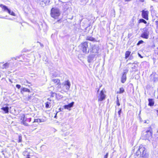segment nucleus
Listing matches in <instances>:
<instances>
[{"label":"nucleus","mask_w":158,"mask_h":158,"mask_svg":"<svg viewBox=\"0 0 158 158\" xmlns=\"http://www.w3.org/2000/svg\"><path fill=\"white\" fill-rule=\"evenodd\" d=\"M86 40L92 41H96L94 38L89 36L86 37Z\"/></svg>","instance_id":"obj_22"},{"label":"nucleus","mask_w":158,"mask_h":158,"mask_svg":"<svg viewBox=\"0 0 158 158\" xmlns=\"http://www.w3.org/2000/svg\"><path fill=\"white\" fill-rule=\"evenodd\" d=\"M144 150L143 151H142L141 154L140 155V157H142L143 158H147L148 156V154L146 152V151L145 150V148L143 147Z\"/></svg>","instance_id":"obj_10"},{"label":"nucleus","mask_w":158,"mask_h":158,"mask_svg":"<svg viewBox=\"0 0 158 158\" xmlns=\"http://www.w3.org/2000/svg\"><path fill=\"white\" fill-rule=\"evenodd\" d=\"M80 2L82 3V5H85L88 2V0H80Z\"/></svg>","instance_id":"obj_29"},{"label":"nucleus","mask_w":158,"mask_h":158,"mask_svg":"<svg viewBox=\"0 0 158 158\" xmlns=\"http://www.w3.org/2000/svg\"><path fill=\"white\" fill-rule=\"evenodd\" d=\"M139 56H140V57H141V58H142V57H143L141 56V55L140 54H139Z\"/></svg>","instance_id":"obj_46"},{"label":"nucleus","mask_w":158,"mask_h":158,"mask_svg":"<svg viewBox=\"0 0 158 158\" xmlns=\"http://www.w3.org/2000/svg\"><path fill=\"white\" fill-rule=\"evenodd\" d=\"M59 111H62V110H61V109H59Z\"/></svg>","instance_id":"obj_49"},{"label":"nucleus","mask_w":158,"mask_h":158,"mask_svg":"<svg viewBox=\"0 0 158 158\" xmlns=\"http://www.w3.org/2000/svg\"><path fill=\"white\" fill-rule=\"evenodd\" d=\"M109 153L108 152L107 153L106 155L104 156V158H107L108 156Z\"/></svg>","instance_id":"obj_38"},{"label":"nucleus","mask_w":158,"mask_h":158,"mask_svg":"<svg viewBox=\"0 0 158 158\" xmlns=\"http://www.w3.org/2000/svg\"><path fill=\"white\" fill-rule=\"evenodd\" d=\"M16 87L18 89H20L21 88V86L17 84V85H16Z\"/></svg>","instance_id":"obj_37"},{"label":"nucleus","mask_w":158,"mask_h":158,"mask_svg":"<svg viewBox=\"0 0 158 158\" xmlns=\"http://www.w3.org/2000/svg\"><path fill=\"white\" fill-rule=\"evenodd\" d=\"M52 94H51V97H53L54 96H55V95L54 94H53L54 93H53L52 92Z\"/></svg>","instance_id":"obj_42"},{"label":"nucleus","mask_w":158,"mask_h":158,"mask_svg":"<svg viewBox=\"0 0 158 158\" xmlns=\"http://www.w3.org/2000/svg\"><path fill=\"white\" fill-rule=\"evenodd\" d=\"M99 48L97 45H94L92 46L91 50L90 52L94 53H98Z\"/></svg>","instance_id":"obj_8"},{"label":"nucleus","mask_w":158,"mask_h":158,"mask_svg":"<svg viewBox=\"0 0 158 158\" xmlns=\"http://www.w3.org/2000/svg\"><path fill=\"white\" fill-rule=\"evenodd\" d=\"M41 46H43V45H41Z\"/></svg>","instance_id":"obj_50"},{"label":"nucleus","mask_w":158,"mask_h":158,"mask_svg":"<svg viewBox=\"0 0 158 158\" xmlns=\"http://www.w3.org/2000/svg\"><path fill=\"white\" fill-rule=\"evenodd\" d=\"M21 116L23 117L24 118H29L30 120H31V115L29 114H23Z\"/></svg>","instance_id":"obj_23"},{"label":"nucleus","mask_w":158,"mask_h":158,"mask_svg":"<svg viewBox=\"0 0 158 158\" xmlns=\"http://www.w3.org/2000/svg\"><path fill=\"white\" fill-rule=\"evenodd\" d=\"M96 55L91 54L88 57V61L89 63L92 62V61L95 59Z\"/></svg>","instance_id":"obj_12"},{"label":"nucleus","mask_w":158,"mask_h":158,"mask_svg":"<svg viewBox=\"0 0 158 158\" xmlns=\"http://www.w3.org/2000/svg\"><path fill=\"white\" fill-rule=\"evenodd\" d=\"M143 148H142V147L140 148V147L139 149L137 150L136 153V156H138L139 155L140 156L141 154L142 151H143ZM139 156L140 157V156Z\"/></svg>","instance_id":"obj_14"},{"label":"nucleus","mask_w":158,"mask_h":158,"mask_svg":"<svg viewBox=\"0 0 158 158\" xmlns=\"http://www.w3.org/2000/svg\"><path fill=\"white\" fill-rule=\"evenodd\" d=\"M117 105L118 106L120 105V103L118 102V97H117Z\"/></svg>","instance_id":"obj_39"},{"label":"nucleus","mask_w":158,"mask_h":158,"mask_svg":"<svg viewBox=\"0 0 158 158\" xmlns=\"http://www.w3.org/2000/svg\"><path fill=\"white\" fill-rule=\"evenodd\" d=\"M1 109H9V108L8 107H2V108H1Z\"/></svg>","instance_id":"obj_43"},{"label":"nucleus","mask_w":158,"mask_h":158,"mask_svg":"<svg viewBox=\"0 0 158 158\" xmlns=\"http://www.w3.org/2000/svg\"><path fill=\"white\" fill-rule=\"evenodd\" d=\"M131 52L129 51H127L126 52L125 55V58L126 59L130 55Z\"/></svg>","instance_id":"obj_28"},{"label":"nucleus","mask_w":158,"mask_h":158,"mask_svg":"<svg viewBox=\"0 0 158 158\" xmlns=\"http://www.w3.org/2000/svg\"><path fill=\"white\" fill-rule=\"evenodd\" d=\"M74 104V102H72L68 105L64 106V109H68L72 107Z\"/></svg>","instance_id":"obj_18"},{"label":"nucleus","mask_w":158,"mask_h":158,"mask_svg":"<svg viewBox=\"0 0 158 158\" xmlns=\"http://www.w3.org/2000/svg\"><path fill=\"white\" fill-rule=\"evenodd\" d=\"M63 84L64 89L65 88L66 90H68L69 89L70 85V82L69 80L65 81V82Z\"/></svg>","instance_id":"obj_9"},{"label":"nucleus","mask_w":158,"mask_h":158,"mask_svg":"<svg viewBox=\"0 0 158 158\" xmlns=\"http://www.w3.org/2000/svg\"><path fill=\"white\" fill-rule=\"evenodd\" d=\"M81 47L80 48L83 53H88L89 52V50H87L88 49V43L87 42H85L82 43L80 45Z\"/></svg>","instance_id":"obj_2"},{"label":"nucleus","mask_w":158,"mask_h":158,"mask_svg":"<svg viewBox=\"0 0 158 158\" xmlns=\"http://www.w3.org/2000/svg\"><path fill=\"white\" fill-rule=\"evenodd\" d=\"M24 92H27L29 93L30 92V89L25 88H22L21 89V92L22 94H23Z\"/></svg>","instance_id":"obj_17"},{"label":"nucleus","mask_w":158,"mask_h":158,"mask_svg":"<svg viewBox=\"0 0 158 158\" xmlns=\"http://www.w3.org/2000/svg\"><path fill=\"white\" fill-rule=\"evenodd\" d=\"M124 92V89L123 87H122L120 88L119 91L117 92V93H119L120 94L123 93Z\"/></svg>","instance_id":"obj_25"},{"label":"nucleus","mask_w":158,"mask_h":158,"mask_svg":"<svg viewBox=\"0 0 158 158\" xmlns=\"http://www.w3.org/2000/svg\"><path fill=\"white\" fill-rule=\"evenodd\" d=\"M149 32L148 29L145 27L143 29L142 33L140 36L143 38L148 39L149 38Z\"/></svg>","instance_id":"obj_3"},{"label":"nucleus","mask_w":158,"mask_h":158,"mask_svg":"<svg viewBox=\"0 0 158 158\" xmlns=\"http://www.w3.org/2000/svg\"><path fill=\"white\" fill-rule=\"evenodd\" d=\"M21 120H22V123L25 126H28V123L30 122L31 120L29 118H25L22 116H21Z\"/></svg>","instance_id":"obj_6"},{"label":"nucleus","mask_w":158,"mask_h":158,"mask_svg":"<svg viewBox=\"0 0 158 158\" xmlns=\"http://www.w3.org/2000/svg\"><path fill=\"white\" fill-rule=\"evenodd\" d=\"M0 6L2 8L6 11H7L10 15H11L13 16H15V13L11 11V10L9 9L7 7L3 5H1Z\"/></svg>","instance_id":"obj_7"},{"label":"nucleus","mask_w":158,"mask_h":158,"mask_svg":"<svg viewBox=\"0 0 158 158\" xmlns=\"http://www.w3.org/2000/svg\"><path fill=\"white\" fill-rule=\"evenodd\" d=\"M26 82L27 83H29L28 82V81H26Z\"/></svg>","instance_id":"obj_48"},{"label":"nucleus","mask_w":158,"mask_h":158,"mask_svg":"<svg viewBox=\"0 0 158 158\" xmlns=\"http://www.w3.org/2000/svg\"><path fill=\"white\" fill-rule=\"evenodd\" d=\"M44 4L45 5H49L50 1V0H45Z\"/></svg>","instance_id":"obj_31"},{"label":"nucleus","mask_w":158,"mask_h":158,"mask_svg":"<svg viewBox=\"0 0 158 158\" xmlns=\"http://www.w3.org/2000/svg\"><path fill=\"white\" fill-rule=\"evenodd\" d=\"M52 81L56 85H59L60 84V80L58 79H53L52 80Z\"/></svg>","instance_id":"obj_15"},{"label":"nucleus","mask_w":158,"mask_h":158,"mask_svg":"<svg viewBox=\"0 0 158 158\" xmlns=\"http://www.w3.org/2000/svg\"><path fill=\"white\" fill-rule=\"evenodd\" d=\"M127 77H126V73L123 72L121 77V81L123 83H124L126 80Z\"/></svg>","instance_id":"obj_13"},{"label":"nucleus","mask_w":158,"mask_h":158,"mask_svg":"<svg viewBox=\"0 0 158 158\" xmlns=\"http://www.w3.org/2000/svg\"><path fill=\"white\" fill-rule=\"evenodd\" d=\"M40 121L41 122H46L47 119L46 118H40Z\"/></svg>","instance_id":"obj_35"},{"label":"nucleus","mask_w":158,"mask_h":158,"mask_svg":"<svg viewBox=\"0 0 158 158\" xmlns=\"http://www.w3.org/2000/svg\"><path fill=\"white\" fill-rule=\"evenodd\" d=\"M145 123H146V121H145Z\"/></svg>","instance_id":"obj_53"},{"label":"nucleus","mask_w":158,"mask_h":158,"mask_svg":"<svg viewBox=\"0 0 158 158\" xmlns=\"http://www.w3.org/2000/svg\"><path fill=\"white\" fill-rule=\"evenodd\" d=\"M10 113H12L15 115L16 114H17V113L16 112L15 109H10Z\"/></svg>","instance_id":"obj_27"},{"label":"nucleus","mask_w":158,"mask_h":158,"mask_svg":"<svg viewBox=\"0 0 158 158\" xmlns=\"http://www.w3.org/2000/svg\"><path fill=\"white\" fill-rule=\"evenodd\" d=\"M131 63H129L128 64H131Z\"/></svg>","instance_id":"obj_52"},{"label":"nucleus","mask_w":158,"mask_h":158,"mask_svg":"<svg viewBox=\"0 0 158 158\" xmlns=\"http://www.w3.org/2000/svg\"><path fill=\"white\" fill-rule=\"evenodd\" d=\"M58 112V111L57 112L56 114L55 115L54 117V118H56V115H57V113Z\"/></svg>","instance_id":"obj_44"},{"label":"nucleus","mask_w":158,"mask_h":158,"mask_svg":"<svg viewBox=\"0 0 158 158\" xmlns=\"http://www.w3.org/2000/svg\"><path fill=\"white\" fill-rule=\"evenodd\" d=\"M19 141H18L19 143H20V142H22V137L20 135H19Z\"/></svg>","instance_id":"obj_34"},{"label":"nucleus","mask_w":158,"mask_h":158,"mask_svg":"<svg viewBox=\"0 0 158 158\" xmlns=\"http://www.w3.org/2000/svg\"><path fill=\"white\" fill-rule=\"evenodd\" d=\"M138 23H143L145 24H146L147 23V22L144 19H140L139 20Z\"/></svg>","instance_id":"obj_26"},{"label":"nucleus","mask_w":158,"mask_h":158,"mask_svg":"<svg viewBox=\"0 0 158 158\" xmlns=\"http://www.w3.org/2000/svg\"><path fill=\"white\" fill-rule=\"evenodd\" d=\"M139 1H140V2H144V0H139Z\"/></svg>","instance_id":"obj_45"},{"label":"nucleus","mask_w":158,"mask_h":158,"mask_svg":"<svg viewBox=\"0 0 158 158\" xmlns=\"http://www.w3.org/2000/svg\"><path fill=\"white\" fill-rule=\"evenodd\" d=\"M45 2V0L44 1L43 0H37V2L38 3H39L42 6H44V5H45L44 4V2Z\"/></svg>","instance_id":"obj_19"},{"label":"nucleus","mask_w":158,"mask_h":158,"mask_svg":"<svg viewBox=\"0 0 158 158\" xmlns=\"http://www.w3.org/2000/svg\"><path fill=\"white\" fill-rule=\"evenodd\" d=\"M156 112H157V115H158V110H157Z\"/></svg>","instance_id":"obj_47"},{"label":"nucleus","mask_w":158,"mask_h":158,"mask_svg":"<svg viewBox=\"0 0 158 158\" xmlns=\"http://www.w3.org/2000/svg\"><path fill=\"white\" fill-rule=\"evenodd\" d=\"M121 112V109H120V110H119L118 112V115L119 116L120 115Z\"/></svg>","instance_id":"obj_40"},{"label":"nucleus","mask_w":158,"mask_h":158,"mask_svg":"<svg viewBox=\"0 0 158 158\" xmlns=\"http://www.w3.org/2000/svg\"><path fill=\"white\" fill-rule=\"evenodd\" d=\"M27 151H25L23 152V154L24 156H26V155H27V156H29V155H28L27 154Z\"/></svg>","instance_id":"obj_36"},{"label":"nucleus","mask_w":158,"mask_h":158,"mask_svg":"<svg viewBox=\"0 0 158 158\" xmlns=\"http://www.w3.org/2000/svg\"><path fill=\"white\" fill-rule=\"evenodd\" d=\"M144 42L142 40H140L139 41H138V43H137V45L138 46L139 45L141 44H142Z\"/></svg>","instance_id":"obj_33"},{"label":"nucleus","mask_w":158,"mask_h":158,"mask_svg":"<svg viewBox=\"0 0 158 158\" xmlns=\"http://www.w3.org/2000/svg\"><path fill=\"white\" fill-rule=\"evenodd\" d=\"M148 102H149V105L152 106H153L154 104V101L153 99H148Z\"/></svg>","instance_id":"obj_21"},{"label":"nucleus","mask_w":158,"mask_h":158,"mask_svg":"<svg viewBox=\"0 0 158 158\" xmlns=\"http://www.w3.org/2000/svg\"><path fill=\"white\" fill-rule=\"evenodd\" d=\"M9 63H6L3 64L2 66L0 65V67L2 69H6L9 67Z\"/></svg>","instance_id":"obj_16"},{"label":"nucleus","mask_w":158,"mask_h":158,"mask_svg":"<svg viewBox=\"0 0 158 158\" xmlns=\"http://www.w3.org/2000/svg\"><path fill=\"white\" fill-rule=\"evenodd\" d=\"M134 17H133V18H132V23L131 24V26H133L134 24L133 23V20H134Z\"/></svg>","instance_id":"obj_41"},{"label":"nucleus","mask_w":158,"mask_h":158,"mask_svg":"<svg viewBox=\"0 0 158 158\" xmlns=\"http://www.w3.org/2000/svg\"><path fill=\"white\" fill-rule=\"evenodd\" d=\"M60 15V10L59 9L54 7L51 9V15L52 17L55 19L57 18Z\"/></svg>","instance_id":"obj_1"},{"label":"nucleus","mask_w":158,"mask_h":158,"mask_svg":"<svg viewBox=\"0 0 158 158\" xmlns=\"http://www.w3.org/2000/svg\"><path fill=\"white\" fill-rule=\"evenodd\" d=\"M34 122V123L37 122L38 123H41L40 119H35Z\"/></svg>","instance_id":"obj_32"},{"label":"nucleus","mask_w":158,"mask_h":158,"mask_svg":"<svg viewBox=\"0 0 158 158\" xmlns=\"http://www.w3.org/2000/svg\"><path fill=\"white\" fill-rule=\"evenodd\" d=\"M157 54L158 55V52H157Z\"/></svg>","instance_id":"obj_51"},{"label":"nucleus","mask_w":158,"mask_h":158,"mask_svg":"<svg viewBox=\"0 0 158 158\" xmlns=\"http://www.w3.org/2000/svg\"><path fill=\"white\" fill-rule=\"evenodd\" d=\"M45 107L46 108H50L51 107V103L49 102H47L45 103Z\"/></svg>","instance_id":"obj_24"},{"label":"nucleus","mask_w":158,"mask_h":158,"mask_svg":"<svg viewBox=\"0 0 158 158\" xmlns=\"http://www.w3.org/2000/svg\"><path fill=\"white\" fill-rule=\"evenodd\" d=\"M106 97V95L104 94L103 90H102L98 96V101L99 102L102 101L105 99Z\"/></svg>","instance_id":"obj_5"},{"label":"nucleus","mask_w":158,"mask_h":158,"mask_svg":"<svg viewBox=\"0 0 158 158\" xmlns=\"http://www.w3.org/2000/svg\"><path fill=\"white\" fill-rule=\"evenodd\" d=\"M152 130L149 129L144 132L142 134L143 136L144 137V139H148L152 135Z\"/></svg>","instance_id":"obj_4"},{"label":"nucleus","mask_w":158,"mask_h":158,"mask_svg":"<svg viewBox=\"0 0 158 158\" xmlns=\"http://www.w3.org/2000/svg\"><path fill=\"white\" fill-rule=\"evenodd\" d=\"M2 111H1L3 113H7L9 112V109H2Z\"/></svg>","instance_id":"obj_30"},{"label":"nucleus","mask_w":158,"mask_h":158,"mask_svg":"<svg viewBox=\"0 0 158 158\" xmlns=\"http://www.w3.org/2000/svg\"><path fill=\"white\" fill-rule=\"evenodd\" d=\"M53 94L55 95L56 97L58 99H60L63 98V96L60 94H57L55 93H54Z\"/></svg>","instance_id":"obj_20"},{"label":"nucleus","mask_w":158,"mask_h":158,"mask_svg":"<svg viewBox=\"0 0 158 158\" xmlns=\"http://www.w3.org/2000/svg\"><path fill=\"white\" fill-rule=\"evenodd\" d=\"M142 12V16L143 18L146 20H148V11H145L144 10H143Z\"/></svg>","instance_id":"obj_11"}]
</instances>
